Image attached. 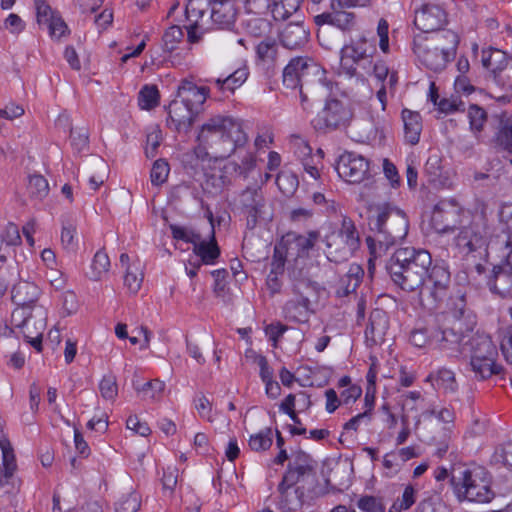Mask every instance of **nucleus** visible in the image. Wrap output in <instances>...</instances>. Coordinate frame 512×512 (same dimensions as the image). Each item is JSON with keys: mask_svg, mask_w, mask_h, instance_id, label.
I'll list each match as a JSON object with an SVG mask.
<instances>
[{"mask_svg": "<svg viewBox=\"0 0 512 512\" xmlns=\"http://www.w3.org/2000/svg\"><path fill=\"white\" fill-rule=\"evenodd\" d=\"M248 139L240 119L214 115L200 126L194 154L201 161H219L237 156L239 161H233L230 165L240 177L247 178L256 166L254 153L246 150Z\"/></svg>", "mask_w": 512, "mask_h": 512, "instance_id": "f257e3e1", "label": "nucleus"}, {"mask_svg": "<svg viewBox=\"0 0 512 512\" xmlns=\"http://www.w3.org/2000/svg\"><path fill=\"white\" fill-rule=\"evenodd\" d=\"M512 238L502 234L493 239V226L486 202L475 199L466 207L461 225L453 238V247L459 255L466 258H484L489 250L498 252L507 250Z\"/></svg>", "mask_w": 512, "mask_h": 512, "instance_id": "f03ea898", "label": "nucleus"}, {"mask_svg": "<svg viewBox=\"0 0 512 512\" xmlns=\"http://www.w3.org/2000/svg\"><path fill=\"white\" fill-rule=\"evenodd\" d=\"M369 217V226L373 236L366 238L370 250L369 271L374 260L381 256L390 246L403 240L408 233V219L404 211L388 203L376 205Z\"/></svg>", "mask_w": 512, "mask_h": 512, "instance_id": "7ed1b4c3", "label": "nucleus"}, {"mask_svg": "<svg viewBox=\"0 0 512 512\" xmlns=\"http://www.w3.org/2000/svg\"><path fill=\"white\" fill-rule=\"evenodd\" d=\"M315 480L316 472L311 456L303 451L294 453L277 488L278 508L282 512H297L304 503L305 491Z\"/></svg>", "mask_w": 512, "mask_h": 512, "instance_id": "20e7f679", "label": "nucleus"}, {"mask_svg": "<svg viewBox=\"0 0 512 512\" xmlns=\"http://www.w3.org/2000/svg\"><path fill=\"white\" fill-rule=\"evenodd\" d=\"M432 265L428 251L405 247L396 250L387 264V270L395 284L409 292H420Z\"/></svg>", "mask_w": 512, "mask_h": 512, "instance_id": "39448f33", "label": "nucleus"}, {"mask_svg": "<svg viewBox=\"0 0 512 512\" xmlns=\"http://www.w3.org/2000/svg\"><path fill=\"white\" fill-rule=\"evenodd\" d=\"M209 95V88L183 81L176 98L168 106L167 126L178 132H187Z\"/></svg>", "mask_w": 512, "mask_h": 512, "instance_id": "423d86ee", "label": "nucleus"}, {"mask_svg": "<svg viewBox=\"0 0 512 512\" xmlns=\"http://www.w3.org/2000/svg\"><path fill=\"white\" fill-rule=\"evenodd\" d=\"M458 44V35L454 31L445 30L431 39L416 36L413 50L418 60L428 69L441 71L455 57Z\"/></svg>", "mask_w": 512, "mask_h": 512, "instance_id": "0eeeda50", "label": "nucleus"}, {"mask_svg": "<svg viewBox=\"0 0 512 512\" xmlns=\"http://www.w3.org/2000/svg\"><path fill=\"white\" fill-rule=\"evenodd\" d=\"M325 70L314 61L294 58L283 70V84L290 89L299 88L301 102L308 100V94L324 89Z\"/></svg>", "mask_w": 512, "mask_h": 512, "instance_id": "6e6552de", "label": "nucleus"}, {"mask_svg": "<svg viewBox=\"0 0 512 512\" xmlns=\"http://www.w3.org/2000/svg\"><path fill=\"white\" fill-rule=\"evenodd\" d=\"M450 481L460 501L487 503L494 498L487 473L481 467L454 469Z\"/></svg>", "mask_w": 512, "mask_h": 512, "instance_id": "1a4fd4ad", "label": "nucleus"}, {"mask_svg": "<svg viewBox=\"0 0 512 512\" xmlns=\"http://www.w3.org/2000/svg\"><path fill=\"white\" fill-rule=\"evenodd\" d=\"M476 325L475 315L464 309L455 310L451 315L445 317L444 323L436 328V345L439 349L458 353L461 343L468 332H471Z\"/></svg>", "mask_w": 512, "mask_h": 512, "instance_id": "9d476101", "label": "nucleus"}, {"mask_svg": "<svg viewBox=\"0 0 512 512\" xmlns=\"http://www.w3.org/2000/svg\"><path fill=\"white\" fill-rule=\"evenodd\" d=\"M375 53L376 45L372 36L361 34L351 39L341 49L342 71L349 77H363L370 72Z\"/></svg>", "mask_w": 512, "mask_h": 512, "instance_id": "9b49d317", "label": "nucleus"}, {"mask_svg": "<svg viewBox=\"0 0 512 512\" xmlns=\"http://www.w3.org/2000/svg\"><path fill=\"white\" fill-rule=\"evenodd\" d=\"M292 297L285 303L283 312L285 318L295 323L308 322L311 314L310 297L316 292V287L308 279H296L293 281Z\"/></svg>", "mask_w": 512, "mask_h": 512, "instance_id": "f8f14e48", "label": "nucleus"}, {"mask_svg": "<svg viewBox=\"0 0 512 512\" xmlns=\"http://www.w3.org/2000/svg\"><path fill=\"white\" fill-rule=\"evenodd\" d=\"M12 301L17 306L12 312V320L17 327L28 328L35 326L32 317V306L37 302L40 288L30 281H19L12 288Z\"/></svg>", "mask_w": 512, "mask_h": 512, "instance_id": "ddd939ff", "label": "nucleus"}, {"mask_svg": "<svg viewBox=\"0 0 512 512\" xmlns=\"http://www.w3.org/2000/svg\"><path fill=\"white\" fill-rule=\"evenodd\" d=\"M470 353L473 371L481 379H486L493 374L499 373V367L495 365L497 356L496 347L491 338L487 335H475L470 341Z\"/></svg>", "mask_w": 512, "mask_h": 512, "instance_id": "4468645a", "label": "nucleus"}, {"mask_svg": "<svg viewBox=\"0 0 512 512\" xmlns=\"http://www.w3.org/2000/svg\"><path fill=\"white\" fill-rule=\"evenodd\" d=\"M359 245V235L353 222L343 218L337 234L327 240L328 257L335 262L347 260Z\"/></svg>", "mask_w": 512, "mask_h": 512, "instance_id": "2eb2a0df", "label": "nucleus"}, {"mask_svg": "<svg viewBox=\"0 0 512 512\" xmlns=\"http://www.w3.org/2000/svg\"><path fill=\"white\" fill-rule=\"evenodd\" d=\"M451 282L450 271L445 263H435L429 268L425 278V284L419 292L422 303L429 302L431 308L447 295Z\"/></svg>", "mask_w": 512, "mask_h": 512, "instance_id": "dca6fc26", "label": "nucleus"}, {"mask_svg": "<svg viewBox=\"0 0 512 512\" xmlns=\"http://www.w3.org/2000/svg\"><path fill=\"white\" fill-rule=\"evenodd\" d=\"M465 209L455 199L439 201L432 211V228L439 234L453 232L461 225Z\"/></svg>", "mask_w": 512, "mask_h": 512, "instance_id": "f3484780", "label": "nucleus"}, {"mask_svg": "<svg viewBox=\"0 0 512 512\" xmlns=\"http://www.w3.org/2000/svg\"><path fill=\"white\" fill-rule=\"evenodd\" d=\"M482 64L488 69L498 86L504 90H512V58L497 49L482 52Z\"/></svg>", "mask_w": 512, "mask_h": 512, "instance_id": "a211bd4d", "label": "nucleus"}, {"mask_svg": "<svg viewBox=\"0 0 512 512\" xmlns=\"http://www.w3.org/2000/svg\"><path fill=\"white\" fill-rule=\"evenodd\" d=\"M352 111L341 101L336 99L328 100L321 112L314 120L318 129L336 130L345 128L352 120Z\"/></svg>", "mask_w": 512, "mask_h": 512, "instance_id": "6ab92c4d", "label": "nucleus"}, {"mask_svg": "<svg viewBox=\"0 0 512 512\" xmlns=\"http://www.w3.org/2000/svg\"><path fill=\"white\" fill-rule=\"evenodd\" d=\"M336 170L346 182L359 184L369 176V161L358 153L346 151L339 156Z\"/></svg>", "mask_w": 512, "mask_h": 512, "instance_id": "aec40b11", "label": "nucleus"}, {"mask_svg": "<svg viewBox=\"0 0 512 512\" xmlns=\"http://www.w3.org/2000/svg\"><path fill=\"white\" fill-rule=\"evenodd\" d=\"M319 236L317 231H309L304 235L289 232L282 237L279 246L275 248V252L280 253L283 249L287 260H297L308 254L318 241Z\"/></svg>", "mask_w": 512, "mask_h": 512, "instance_id": "412c9836", "label": "nucleus"}, {"mask_svg": "<svg viewBox=\"0 0 512 512\" xmlns=\"http://www.w3.org/2000/svg\"><path fill=\"white\" fill-rule=\"evenodd\" d=\"M241 212L246 216L247 227L253 229L266 217V202L260 187H247L239 195Z\"/></svg>", "mask_w": 512, "mask_h": 512, "instance_id": "4be33fe9", "label": "nucleus"}, {"mask_svg": "<svg viewBox=\"0 0 512 512\" xmlns=\"http://www.w3.org/2000/svg\"><path fill=\"white\" fill-rule=\"evenodd\" d=\"M505 262L493 269L491 288L502 297L512 298V243L509 249L496 252Z\"/></svg>", "mask_w": 512, "mask_h": 512, "instance_id": "5701e85b", "label": "nucleus"}, {"mask_svg": "<svg viewBox=\"0 0 512 512\" xmlns=\"http://www.w3.org/2000/svg\"><path fill=\"white\" fill-rule=\"evenodd\" d=\"M446 23L447 14L438 4H425L415 13L414 24L425 33L439 30Z\"/></svg>", "mask_w": 512, "mask_h": 512, "instance_id": "b1692460", "label": "nucleus"}, {"mask_svg": "<svg viewBox=\"0 0 512 512\" xmlns=\"http://www.w3.org/2000/svg\"><path fill=\"white\" fill-rule=\"evenodd\" d=\"M211 21L219 29H231L236 21L237 8L234 0H211Z\"/></svg>", "mask_w": 512, "mask_h": 512, "instance_id": "393cba45", "label": "nucleus"}, {"mask_svg": "<svg viewBox=\"0 0 512 512\" xmlns=\"http://www.w3.org/2000/svg\"><path fill=\"white\" fill-rule=\"evenodd\" d=\"M183 38V32L180 26L172 25L164 33L162 40V63H171L172 66L180 65L182 55L178 51V44Z\"/></svg>", "mask_w": 512, "mask_h": 512, "instance_id": "a878e982", "label": "nucleus"}, {"mask_svg": "<svg viewBox=\"0 0 512 512\" xmlns=\"http://www.w3.org/2000/svg\"><path fill=\"white\" fill-rule=\"evenodd\" d=\"M388 328L389 319L387 314L380 309L372 311L365 329L367 344L370 346L381 344L385 339Z\"/></svg>", "mask_w": 512, "mask_h": 512, "instance_id": "bb28decb", "label": "nucleus"}, {"mask_svg": "<svg viewBox=\"0 0 512 512\" xmlns=\"http://www.w3.org/2000/svg\"><path fill=\"white\" fill-rule=\"evenodd\" d=\"M193 253L199 257V262L205 265H213L220 256V248L217 244L213 229L209 232L208 239H201L193 247Z\"/></svg>", "mask_w": 512, "mask_h": 512, "instance_id": "cd10ccee", "label": "nucleus"}, {"mask_svg": "<svg viewBox=\"0 0 512 512\" xmlns=\"http://www.w3.org/2000/svg\"><path fill=\"white\" fill-rule=\"evenodd\" d=\"M425 381L431 383L435 389L442 390L446 394H454L458 390L455 373L444 367L430 373Z\"/></svg>", "mask_w": 512, "mask_h": 512, "instance_id": "c85d7f7f", "label": "nucleus"}, {"mask_svg": "<svg viewBox=\"0 0 512 512\" xmlns=\"http://www.w3.org/2000/svg\"><path fill=\"white\" fill-rule=\"evenodd\" d=\"M308 32L300 23L288 24L281 33L283 47L295 50L304 46L308 40Z\"/></svg>", "mask_w": 512, "mask_h": 512, "instance_id": "c756f323", "label": "nucleus"}, {"mask_svg": "<svg viewBox=\"0 0 512 512\" xmlns=\"http://www.w3.org/2000/svg\"><path fill=\"white\" fill-rule=\"evenodd\" d=\"M402 120L404 124V137L407 143L416 145L420 140L422 131L421 116L418 112L408 109L402 111Z\"/></svg>", "mask_w": 512, "mask_h": 512, "instance_id": "7c9ffc66", "label": "nucleus"}, {"mask_svg": "<svg viewBox=\"0 0 512 512\" xmlns=\"http://www.w3.org/2000/svg\"><path fill=\"white\" fill-rule=\"evenodd\" d=\"M379 124L380 122L373 118H356L352 119L348 126L358 141H366L376 137Z\"/></svg>", "mask_w": 512, "mask_h": 512, "instance_id": "2f4dec72", "label": "nucleus"}, {"mask_svg": "<svg viewBox=\"0 0 512 512\" xmlns=\"http://www.w3.org/2000/svg\"><path fill=\"white\" fill-rule=\"evenodd\" d=\"M110 267L109 256L103 249H100L95 253L86 276L92 281L105 280L109 274Z\"/></svg>", "mask_w": 512, "mask_h": 512, "instance_id": "473e14b6", "label": "nucleus"}, {"mask_svg": "<svg viewBox=\"0 0 512 512\" xmlns=\"http://www.w3.org/2000/svg\"><path fill=\"white\" fill-rule=\"evenodd\" d=\"M256 55L268 67L273 66L279 56V45L275 38L265 37L256 46Z\"/></svg>", "mask_w": 512, "mask_h": 512, "instance_id": "72a5a7b5", "label": "nucleus"}, {"mask_svg": "<svg viewBox=\"0 0 512 512\" xmlns=\"http://www.w3.org/2000/svg\"><path fill=\"white\" fill-rule=\"evenodd\" d=\"M363 270L358 265H352L348 272L340 279L337 293L346 296L354 292L361 282Z\"/></svg>", "mask_w": 512, "mask_h": 512, "instance_id": "f704fd0d", "label": "nucleus"}, {"mask_svg": "<svg viewBox=\"0 0 512 512\" xmlns=\"http://www.w3.org/2000/svg\"><path fill=\"white\" fill-rule=\"evenodd\" d=\"M302 0H274L270 6L273 18L276 21H285L297 12Z\"/></svg>", "mask_w": 512, "mask_h": 512, "instance_id": "c9c22d12", "label": "nucleus"}, {"mask_svg": "<svg viewBox=\"0 0 512 512\" xmlns=\"http://www.w3.org/2000/svg\"><path fill=\"white\" fill-rule=\"evenodd\" d=\"M159 90L155 84L144 85L138 93V106L141 110H152L159 104Z\"/></svg>", "mask_w": 512, "mask_h": 512, "instance_id": "e433bc0d", "label": "nucleus"}, {"mask_svg": "<svg viewBox=\"0 0 512 512\" xmlns=\"http://www.w3.org/2000/svg\"><path fill=\"white\" fill-rule=\"evenodd\" d=\"M402 407L404 410V414L408 415L409 411H421L423 413L425 410L429 409L428 403L425 398L422 397L421 393L418 391L408 392L403 396ZM420 417H424L422 414L416 417V425L420 422Z\"/></svg>", "mask_w": 512, "mask_h": 512, "instance_id": "4c0bfd02", "label": "nucleus"}, {"mask_svg": "<svg viewBox=\"0 0 512 512\" xmlns=\"http://www.w3.org/2000/svg\"><path fill=\"white\" fill-rule=\"evenodd\" d=\"M410 342L417 348H424L433 343L436 344V328L435 327H417L410 333Z\"/></svg>", "mask_w": 512, "mask_h": 512, "instance_id": "58836bf2", "label": "nucleus"}, {"mask_svg": "<svg viewBox=\"0 0 512 512\" xmlns=\"http://www.w3.org/2000/svg\"><path fill=\"white\" fill-rule=\"evenodd\" d=\"M247 77L248 70L246 68H239L224 79H216L215 83L222 91L234 92L235 89L239 88L247 80Z\"/></svg>", "mask_w": 512, "mask_h": 512, "instance_id": "ea45409f", "label": "nucleus"}, {"mask_svg": "<svg viewBox=\"0 0 512 512\" xmlns=\"http://www.w3.org/2000/svg\"><path fill=\"white\" fill-rule=\"evenodd\" d=\"M108 165L102 158H95L91 163L89 184L96 191L107 179Z\"/></svg>", "mask_w": 512, "mask_h": 512, "instance_id": "a19ab883", "label": "nucleus"}, {"mask_svg": "<svg viewBox=\"0 0 512 512\" xmlns=\"http://www.w3.org/2000/svg\"><path fill=\"white\" fill-rule=\"evenodd\" d=\"M276 184L283 195L289 197L296 192L299 186V181L295 173L289 170H283L278 173Z\"/></svg>", "mask_w": 512, "mask_h": 512, "instance_id": "79ce46f5", "label": "nucleus"}, {"mask_svg": "<svg viewBox=\"0 0 512 512\" xmlns=\"http://www.w3.org/2000/svg\"><path fill=\"white\" fill-rule=\"evenodd\" d=\"M27 191L31 198L43 200L49 193L48 181L39 174L29 176Z\"/></svg>", "mask_w": 512, "mask_h": 512, "instance_id": "37998d69", "label": "nucleus"}, {"mask_svg": "<svg viewBox=\"0 0 512 512\" xmlns=\"http://www.w3.org/2000/svg\"><path fill=\"white\" fill-rule=\"evenodd\" d=\"M273 443V434L271 428H265L255 434L250 435L248 445L252 451L262 452L268 450Z\"/></svg>", "mask_w": 512, "mask_h": 512, "instance_id": "c03bdc74", "label": "nucleus"}, {"mask_svg": "<svg viewBox=\"0 0 512 512\" xmlns=\"http://www.w3.org/2000/svg\"><path fill=\"white\" fill-rule=\"evenodd\" d=\"M147 190L151 197V205H152V214L157 216V208H156V197L160 192V159H156L150 171V186H147Z\"/></svg>", "mask_w": 512, "mask_h": 512, "instance_id": "a18cd8bd", "label": "nucleus"}, {"mask_svg": "<svg viewBox=\"0 0 512 512\" xmlns=\"http://www.w3.org/2000/svg\"><path fill=\"white\" fill-rule=\"evenodd\" d=\"M416 493L413 486H406L401 497H398L390 507L389 512H402L411 508L416 502Z\"/></svg>", "mask_w": 512, "mask_h": 512, "instance_id": "49530a36", "label": "nucleus"}, {"mask_svg": "<svg viewBox=\"0 0 512 512\" xmlns=\"http://www.w3.org/2000/svg\"><path fill=\"white\" fill-rule=\"evenodd\" d=\"M160 146V127L158 124L150 128L146 133V140L144 145V153L146 158L153 159L158 154Z\"/></svg>", "mask_w": 512, "mask_h": 512, "instance_id": "de8ad7c7", "label": "nucleus"}, {"mask_svg": "<svg viewBox=\"0 0 512 512\" xmlns=\"http://www.w3.org/2000/svg\"><path fill=\"white\" fill-rule=\"evenodd\" d=\"M323 157V150L318 149L315 154L301 159L304 171L314 180L320 178L319 165H322Z\"/></svg>", "mask_w": 512, "mask_h": 512, "instance_id": "09e8293b", "label": "nucleus"}, {"mask_svg": "<svg viewBox=\"0 0 512 512\" xmlns=\"http://www.w3.org/2000/svg\"><path fill=\"white\" fill-rule=\"evenodd\" d=\"M143 281V274L140 272L139 266L133 264L128 265L124 275V285L131 293H137Z\"/></svg>", "mask_w": 512, "mask_h": 512, "instance_id": "8fccbe9b", "label": "nucleus"}, {"mask_svg": "<svg viewBox=\"0 0 512 512\" xmlns=\"http://www.w3.org/2000/svg\"><path fill=\"white\" fill-rule=\"evenodd\" d=\"M170 230L174 239L181 240L186 243H191L193 247L202 237L200 233L186 226H178L171 224Z\"/></svg>", "mask_w": 512, "mask_h": 512, "instance_id": "3c124183", "label": "nucleus"}, {"mask_svg": "<svg viewBox=\"0 0 512 512\" xmlns=\"http://www.w3.org/2000/svg\"><path fill=\"white\" fill-rule=\"evenodd\" d=\"M247 32L254 37H264L271 30V23L260 17L250 18L246 23Z\"/></svg>", "mask_w": 512, "mask_h": 512, "instance_id": "603ef678", "label": "nucleus"}, {"mask_svg": "<svg viewBox=\"0 0 512 512\" xmlns=\"http://www.w3.org/2000/svg\"><path fill=\"white\" fill-rule=\"evenodd\" d=\"M140 508V498L135 492L128 493L115 503V512H136Z\"/></svg>", "mask_w": 512, "mask_h": 512, "instance_id": "864d4df0", "label": "nucleus"}, {"mask_svg": "<svg viewBox=\"0 0 512 512\" xmlns=\"http://www.w3.org/2000/svg\"><path fill=\"white\" fill-rule=\"evenodd\" d=\"M468 118L471 129L473 131L480 132L486 123L487 114L480 106L470 105L468 109Z\"/></svg>", "mask_w": 512, "mask_h": 512, "instance_id": "5fc2aeb1", "label": "nucleus"}, {"mask_svg": "<svg viewBox=\"0 0 512 512\" xmlns=\"http://www.w3.org/2000/svg\"><path fill=\"white\" fill-rule=\"evenodd\" d=\"M134 387L143 400H155L160 394L158 379L147 381L142 385L134 383Z\"/></svg>", "mask_w": 512, "mask_h": 512, "instance_id": "6e6d98bb", "label": "nucleus"}, {"mask_svg": "<svg viewBox=\"0 0 512 512\" xmlns=\"http://www.w3.org/2000/svg\"><path fill=\"white\" fill-rule=\"evenodd\" d=\"M341 9H333V26L343 31L351 30L355 24V15L352 12L341 11Z\"/></svg>", "mask_w": 512, "mask_h": 512, "instance_id": "4d7b16f0", "label": "nucleus"}, {"mask_svg": "<svg viewBox=\"0 0 512 512\" xmlns=\"http://www.w3.org/2000/svg\"><path fill=\"white\" fill-rule=\"evenodd\" d=\"M99 390L104 399H115L118 394V386L115 376L111 374L105 375L99 383Z\"/></svg>", "mask_w": 512, "mask_h": 512, "instance_id": "13d9d810", "label": "nucleus"}, {"mask_svg": "<svg viewBox=\"0 0 512 512\" xmlns=\"http://www.w3.org/2000/svg\"><path fill=\"white\" fill-rule=\"evenodd\" d=\"M356 506L363 512H385L382 502L374 496H362L357 500Z\"/></svg>", "mask_w": 512, "mask_h": 512, "instance_id": "bf43d9fd", "label": "nucleus"}, {"mask_svg": "<svg viewBox=\"0 0 512 512\" xmlns=\"http://www.w3.org/2000/svg\"><path fill=\"white\" fill-rule=\"evenodd\" d=\"M492 459L495 463H501L512 469V440L497 448Z\"/></svg>", "mask_w": 512, "mask_h": 512, "instance_id": "052dcab7", "label": "nucleus"}, {"mask_svg": "<svg viewBox=\"0 0 512 512\" xmlns=\"http://www.w3.org/2000/svg\"><path fill=\"white\" fill-rule=\"evenodd\" d=\"M424 171L430 177V181H436V179L441 175L442 160L438 153H433L428 157Z\"/></svg>", "mask_w": 512, "mask_h": 512, "instance_id": "680f3d73", "label": "nucleus"}, {"mask_svg": "<svg viewBox=\"0 0 512 512\" xmlns=\"http://www.w3.org/2000/svg\"><path fill=\"white\" fill-rule=\"evenodd\" d=\"M294 154L301 160L312 155V148L308 142L299 135H293L290 140Z\"/></svg>", "mask_w": 512, "mask_h": 512, "instance_id": "e2e57ef3", "label": "nucleus"}, {"mask_svg": "<svg viewBox=\"0 0 512 512\" xmlns=\"http://www.w3.org/2000/svg\"><path fill=\"white\" fill-rule=\"evenodd\" d=\"M49 34L52 38L60 39L69 33V29L64 20L57 14L47 24Z\"/></svg>", "mask_w": 512, "mask_h": 512, "instance_id": "0e129e2a", "label": "nucleus"}, {"mask_svg": "<svg viewBox=\"0 0 512 512\" xmlns=\"http://www.w3.org/2000/svg\"><path fill=\"white\" fill-rule=\"evenodd\" d=\"M185 13L192 27H199V19L204 16V10L200 8L199 0H189L186 5Z\"/></svg>", "mask_w": 512, "mask_h": 512, "instance_id": "69168bd1", "label": "nucleus"}, {"mask_svg": "<svg viewBox=\"0 0 512 512\" xmlns=\"http://www.w3.org/2000/svg\"><path fill=\"white\" fill-rule=\"evenodd\" d=\"M36 7V15L37 22L42 24H47L52 18H54L57 13L54 12L51 7L45 3L44 0H34Z\"/></svg>", "mask_w": 512, "mask_h": 512, "instance_id": "338daca9", "label": "nucleus"}, {"mask_svg": "<svg viewBox=\"0 0 512 512\" xmlns=\"http://www.w3.org/2000/svg\"><path fill=\"white\" fill-rule=\"evenodd\" d=\"M500 348L504 359L512 364V326H508L502 333Z\"/></svg>", "mask_w": 512, "mask_h": 512, "instance_id": "774afa93", "label": "nucleus"}]
</instances>
